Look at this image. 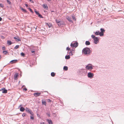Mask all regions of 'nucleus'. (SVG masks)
Instances as JSON below:
<instances>
[{
    "instance_id": "1",
    "label": "nucleus",
    "mask_w": 124,
    "mask_h": 124,
    "mask_svg": "<svg viewBox=\"0 0 124 124\" xmlns=\"http://www.w3.org/2000/svg\"><path fill=\"white\" fill-rule=\"evenodd\" d=\"M90 52V50L87 48H84L82 50V52L85 54H89Z\"/></svg>"
},
{
    "instance_id": "2",
    "label": "nucleus",
    "mask_w": 124,
    "mask_h": 124,
    "mask_svg": "<svg viewBox=\"0 0 124 124\" xmlns=\"http://www.w3.org/2000/svg\"><path fill=\"white\" fill-rule=\"evenodd\" d=\"M91 37L92 38L94 39V42L96 44L99 41V39L97 37H95V36L93 35L91 36Z\"/></svg>"
},
{
    "instance_id": "3",
    "label": "nucleus",
    "mask_w": 124,
    "mask_h": 124,
    "mask_svg": "<svg viewBox=\"0 0 124 124\" xmlns=\"http://www.w3.org/2000/svg\"><path fill=\"white\" fill-rule=\"evenodd\" d=\"M55 21L57 24L59 26L64 24V23L63 21H60L57 19Z\"/></svg>"
},
{
    "instance_id": "4",
    "label": "nucleus",
    "mask_w": 124,
    "mask_h": 124,
    "mask_svg": "<svg viewBox=\"0 0 124 124\" xmlns=\"http://www.w3.org/2000/svg\"><path fill=\"white\" fill-rule=\"evenodd\" d=\"M86 68L87 69L89 70H91L93 69L92 65L90 64H88L86 66Z\"/></svg>"
},
{
    "instance_id": "5",
    "label": "nucleus",
    "mask_w": 124,
    "mask_h": 124,
    "mask_svg": "<svg viewBox=\"0 0 124 124\" xmlns=\"http://www.w3.org/2000/svg\"><path fill=\"white\" fill-rule=\"evenodd\" d=\"M78 46V43L77 42L72 43L71 44V46L72 47H77Z\"/></svg>"
},
{
    "instance_id": "6",
    "label": "nucleus",
    "mask_w": 124,
    "mask_h": 124,
    "mask_svg": "<svg viewBox=\"0 0 124 124\" xmlns=\"http://www.w3.org/2000/svg\"><path fill=\"white\" fill-rule=\"evenodd\" d=\"M25 111L27 112L30 113L32 115H33V113L32 112L31 110L30 109H29L28 108H25Z\"/></svg>"
},
{
    "instance_id": "7",
    "label": "nucleus",
    "mask_w": 124,
    "mask_h": 124,
    "mask_svg": "<svg viewBox=\"0 0 124 124\" xmlns=\"http://www.w3.org/2000/svg\"><path fill=\"white\" fill-rule=\"evenodd\" d=\"M101 32H100V36H103L104 35V32L105 31L104 29L102 28H101L100 29Z\"/></svg>"
},
{
    "instance_id": "8",
    "label": "nucleus",
    "mask_w": 124,
    "mask_h": 124,
    "mask_svg": "<svg viewBox=\"0 0 124 124\" xmlns=\"http://www.w3.org/2000/svg\"><path fill=\"white\" fill-rule=\"evenodd\" d=\"M93 74L91 73V72H89L88 74V77L90 78H92L93 77Z\"/></svg>"
},
{
    "instance_id": "9",
    "label": "nucleus",
    "mask_w": 124,
    "mask_h": 124,
    "mask_svg": "<svg viewBox=\"0 0 124 124\" xmlns=\"http://www.w3.org/2000/svg\"><path fill=\"white\" fill-rule=\"evenodd\" d=\"M1 91H2V93H7V90L5 89V88H2Z\"/></svg>"
},
{
    "instance_id": "10",
    "label": "nucleus",
    "mask_w": 124,
    "mask_h": 124,
    "mask_svg": "<svg viewBox=\"0 0 124 124\" xmlns=\"http://www.w3.org/2000/svg\"><path fill=\"white\" fill-rule=\"evenodd\" d=\"M41 94L40 93H35L34 94V95L36 97H37L39 96Z\"/></svg>"
},
{
    "instance_id": "11",
    "label": "nucleus",
    "mask_w": 124,
    "mask_h": 124,
    "mask_svg": "<svg viewBox=\"0 0 124 124\" xmlns=\"http://www.w3.org/2000/svg\"><path fill=\"white\" fill-rule=\"evenodd\" d=\"M42 103L43 105H44L45 106L46 105V101L45 100H42Z\"/></svg>"
},
{
    "instance_id": "12",
    "label": "nucleus",
    "mask_w": 124,
    "mask_h": 124,
    "mask_svg": "<svg viewBox=\"0 0 124 124\" xmlns=\"http://www.w3.org/2000/svg\"><path fill=\"white\" fill-rule=\"evenodd\" d=\"M18 76V74L17 73H16L14 75V79H16L17 78V77Z\"/></svg>"
},
{
    "instance_id": "13",
    "label": "nucleus",
    "mask_w": 124,
    "mask_h": 124,
    "mask_svg": "<svg viewBox=\"0 0 124 124\" xmlns=\"http://www.w3.org/2000/svg\"><path fill=\"white\" fill-rule=\"evenodd\" d=\"M66 19L69 22L72 23H73V22L71 19V18H70L69 16H67L66 17Z\"/></svg>"
},
{
    "instance_id": "14",
    "label": "nucleus",
    "mask_w": 124,
    "mask_h": 124,
    "mask_svg": "<svg viewBox=\"0 0 124 124\" xmlns=\"http://www.w3.org/2000/svg\"><path fill=\"white\" fill-rule=\"evenodd\" d=\"M45 24L46 25L48 26V27L49 28H50L52 26V24L51 23H45Z\"/></svg>"
},
{
    "instance_id": "15",
    "label": "nucleus",
    "mask_w": 124,
    "mask_h": 124,
    "mask_svg": "<svg viewBox=\"0 0 124 124\" xmlns=\"http://www.w3.org/2000/svg\"><path fill=\"white\" fill-rule=\"evenodd\" d=\"M12 44H13V43L11 41L9 40L7 41V44L8 45H10Z\"/></svg>"
},
{
    "instance_id": "16",
    "label": "nucleus",
    "mask_w": 124,
    "mask_h": 124,
    "mask_svg": "<svg viewBox=\"0 0 124 124\" xmlns=\"http://www.w3.org/2000/svg\"><path fill=\"white\" fill-rule=\"evenodd\" d=\"M17 61V60H12L10 62V63L12 62V63H14L16 62Z\"/></svg>"
},
{
    "instance_id": "17",
    "label": "nucleus",
    "mask_w": 124,
    "mask_h": 124,
    "mask_svg": "<svg viewBox=\"0 0 124 124\" xmlns=\"http://www.w3.org/2000/svg\"><path fill=\"white\" fill-rule=\"evenodd\" d=\"M25 108L23 107H21L20 108V110L21 111L23 112L25 110Z\"/></svg>"
},
{
    "instance_id": "18",
    "label": "nucleus",
    "mask_w": 124,
    "mask_h": 124,
    "mask_svg": "<svg viewBox=\"0 0 124 124\" xmlns=\"http://www.w3.org/2000/svg\"><path fill=\"white\" fill-rule=\"evenodd\" d=\"M43 7L44 8L46 9V10L48 9V7L46 5L43 4Z\"/></svg>"
},
{
    "instance_id": "19",
    "label": "nucleus",
    "mask_w": 124,
    "mask_h": 124,
    "mask_svg": "<svg viewBox=\"0 0 124 124\" xmlns=\"http://www.w3.org/2000/svg\"><path fill=\"white\" fill-rule=\"evenodd\" d=\"M95 34L96 35H99L100 36V31H98L96 32H95Z\"/></svg>"
},
{
    "instance_id": "20",
    "label": "nucleus",
    "mask_w": 124,
    "mask_h": 124,
    "mask_svg": "<svg viewBox=\"0 0 124 124\" xmlns=\"http://www.w3.org/2000/svg\"><path fill=\"white\" fill-rule=\"evenodd\" d=\"M20 8L23 11L25 12H27V11L25 9H23V8H22L21 7H20Z\"/></svg>"
},
{
    "instance_id": "21",
    "label": "nucleus",
    "mask_w": 124,
    "mask_h": 124,
    "mask_svg": "<svg viewBox=\"0 0 124 124\" xmlns=\"http://www.w3.org/2000/svg\"><path fill=\"white\" fill-rule=\"evenodd\" d=\"M85 44L87 45H89L90 44V43L88 41H86L85 42Z\"/></svg>"
},
{
    "instance_id": "22",
    "label": "nucleus",
    "mask_w": 124,
    "mask_h": 124,
    "mask_svg": "<svg viewBox=\"0 0 124 124\" xmlns=\"http://www.w3.org/2000/svg\"><path fill=\"white\" fill-rule=\"evenodd\" d=\"M63 69L65 70H67L68 69V68L67 66H64L63 67Z\"/></svg>"
},
{
    "instance_id": "23",
    "label": "nucleus",
    "mask_w": 124,
    "mask_h": 124,
    "mask_svg": "<svg viewBox=\"0 0 124 124\" xmlns=\"http://www.w3.org/2000/svg\"><path fill=\"white\" fill-rule=\"evenodd\" d=\"M47 121H48V122L49 123V124H52V122L51 120H47Z\"/></svg>"
},
{
    "instance_id": "24",
    "label": "nucleus",
    "mask_w": 124,
    "mask_h": 124,
    "mask_svg": "<svg viewBox=\"0 0 124 124\" xmlns=\"http://www.w3.org/2000/svg\"><path fill=\"white\" fill-rule=\"evenodd\" d=\"M55 73L53 72H52L51 73V75L52 76L54 77L55 76Z\"/></svg>"
},
{
    "instance_id": "25",
    "label": "nucleus",
    "mask_w": 124,
    "mask_h": 124,
    "mask_svg": "<svg viewBox=\"0 0 124 124\" xmlns=\"http://www.w3.org/2000/svg\"><path fill=\"white\" fill-rule=\"evenodd\" d=\"M68 53L70 55L72 56L73 55L72 52L71 51H70V52L68 51Z\"/></svg>"
},
{
    "instance_id": "26",
    "label": "nucleus",
    "mask_w": 124,
    "mask_h": 124,
    "mask_svg": "<svg viewBox=\"0 0 124 124\" xmlns=\"http://www.w3.org/2000/svg\"><path fill=\"white\" fill-rule=\"evenodd\" d=\"M14 39H16V40L17 41H19L20 40V39L18 38H17L15 37H14Z\"/></svg>"
},
{
    "instance_id": "27",
    "label": "nucleus",
    "mask_w": 124,
    "mask_h": 124,
    "mask_svg": "<svg viewBox=\"0 0 124 124\" xmlns=\"http://www.w3.org/2000/svg\"><path fill=\"white\" fill-rule=\"evenodd\" d=\"M65 58L66 59H69L70 58V57L69 55L66 56Z\"/></svg>"
},
{
    "instance_id": "28",
    "label": "nucleus",
    "mask_w": 124,
    "mask_h": 124,
    "mask_svg": "<svg viewBox=\"0 0 124 124\" xmlns=\"http://www.w3.org/2000/svg\"><path fill=\"white\" fill-rule=\"evenodd\" d=\"M19 45H17L14 48L15 49H17L19 48Z\"/></svg>"
},
{
    "instance_id": "29",
    "label": "nucleus",
    "mask_w": 124,
    "mask_h": 124,
    "mask_svg": "<svg viewBox=\"0 0 124 124\" xmlns=\"http://www.w3.org/2000/svg\"><path fill=\"white\" fill-rule=\"evenodd\" d=\"M38 15V16L40 18H43V17H42V16L39 14Z\"/></svg>"
},
{
    "instance_id": "30",
    "label": "nucleus",
    "mask_w": 124,
    "mask_h": 124,
    "mask_svg": "<svg viewBox=\"0 0 124 124\" xmlns=\"http://www.w3.org/2000/svg\"><path fill=\"white\" fill-rule=\"evenodd\" d=\"M3 53L5 54H7L8 53V52L7 51H3Z\"/></svg>"
},
{
    "instance_id": "31",
    "label": "nucleus",
    "mask_w": 124,
    "mask_h": 124,
    "mask_svg": "<svg viewBox=\"0 0 124 124\" xmlns=\"http://www.w3.org/2000/svg\"><path fill=\"white\" fill-rule=\"evenodd\" d=\"M21 54L22 56L23 57H24V56L25 54H24V53H23V52H22V53H21Z\"/></svg>"
},
{
    "instance_id": "32",
    "label": "nucleus",
    "mask_w": 124,
    "mask_h": 124,
    "mask_svg": "<svg viewBox=\"0 0 124 124\" xmlns=\"http://www.w3.org/2000/svg\"><path fill=\"white\" fill-rule=\"evenodd\" d=\"M72 17L73 20H74L75 21H76V19L75 16H72Z\"/></svg>"
},
{
    "instance_id": "33",
    "label": "nucleus",
    "mask_w": 124,
    "mask_h": 124,
    "mask_svg": "<svg viewBox=\"0 0 124 124\" xmlns=\"http://www.w3.org/2000/svg\"><path fill=\"white\" fill-rule=\"evenodd\" d=\"M23 91H26L27 90V89L26 87H24L23 88Z\"/></svg>"
},
{
    "instance_id": "34",
    "label": "nucleus",
    "mask_w": 124,
    "mask_h": 124,
    "mask_svg": "<svg viewBox=\"0 0 124 124\" xmlns=\"http://www.w3.org/2000/svg\"><path fill=\"white\" fill-rule=\"evenodd\" d=\"M0 7H1V8H3L4 7V5L3 4L0 3Z\"/></svg>"
},
{
    "instance_id": "35",
    "label": "nucleus",
    "mask_w": 124,
    "mask_h": 124,
    "mask_svg": "<svg viewBox=\"0 0 124 124\" xmlns=\"http://www.w3.org/2000/svg\"><path fill=\"white\" fill-rule=\"evenodd\" d=\"M35 12L36 14L37 15H38L39 14V12H37L36 10H35Z\"/></svg>"
},
{
    "instance_id": "36",
    "label": "nucleus",
    "mask_w": 124,
    "mask_h": 124,
    "mask_svg": "<svg viewBox=\"0 0 124 124\" xmlns=\"http://www.w3.org/2000/svg\"><path fill=\"white\" fill-rule=\"evenodd\" d=\"M35 51V49H34L33 50H31V52L32 53H34Z\"/></svg>"
},
{
    "instance_id": "37",
    "label": "nucleus",
    "mask_w": 124,
    "mask_h": 124,
    "mask_svg": "<svg viewBox=\"0 0 124 124\" xmlns=\"http://www.w3.org/2000/svg\"><path fill=\"white\" fill-rule=\"evenodd\" d=\"M30 118L31 119H34V117L32 116H30Z\"/></svg>"
},
{
    "instance_id": "38",
    "label": "nucleus",
    "mask_w": 124,
    "mask_h": 124,
    "mask_svg": "<svg viewBox=\"0 0 124 124\" xmlns=\"http://www.w3.org/2000/svg\"><path fill=\"white\" fill-rule=\"evenodd\" d=\"M28 9H29V10H30V11L31 12H32V13H33V11H32V9H31V8H28Z\"/></svg>"
},
{
    "instance_id": "39",
    "label": "nucleus",
    "mask_w": 124,
    "mask_h": 124,
    "mask_svg": "<svg viewBox=\"0 0 124 124\" xmlns=\"http://www.w3.org/2000/svg\"><path fill=\"white\" fill-rule=\"evenodd\" d=\"M7 2L9 4H10L11 3L9 1V0H7Z\"/></svg>"
},
{
    "instance_id": "40",
    "label": "nucleus",
    "mask_w": 124,
    "mask_h": 124,
    "mask_svg": "<svg viewBox=\"0 0 124 124\" xmlns=\"http://www.w3.org/2000/svg\"><path fill=\"white\" fill-rule=\"evenodd\" d=\"M66 50H70V48L69 47H67L66 48Z\"/></svg>"
},
{
    "instance_id": "41",
    "label": "nucleus",
    "mask_w": 124,
    "mask_h": 124,
    "mask_svg": "<svg viewBox=\"0 0 124 124\" xmlns=\"http://www.w3.org/2000/svg\"><path fill=\"white\" fill-rule=\"evenodd\" d=\"M26 115V114H25V113H23V114L22 116L23 117H24V116H25Z\"/></svg>"
},
{
    "instance_id": "42",
    "label": "nucleus",
    "mask_w": 124,
    "mask_h": 124,
    "mask_svg": "<svg viewBox=\"0 0 124 124\" xmlns=\"http://www.w3.org/2000/svg\"><path fill=\"white\" fill-rule=\"evenodd\" d=\"M2 49L3 50H5V48L4 46H3L2 47Z\"/></svg>"
},
{
    "instance_id": "43",
    "label": "nucleus",
    "mask_w": 124,
    "mask_h": 124,
    "mask_svg": "<svg viewBox=\"0 0 124 124\" xmlns=\"http://www.w3.org/2000/svg\"><path fill=\"white\" fill-rule=\"evenodd\" d=\"M47 115L49 117H50V114H49V113H47Z\"/></svg>"
},
{
    "instance_id": "44",
    "label": "nucleus",
    "mask_w": 124,
    "mask_h": 124,
    "mask_svg": "<svg viewBox=\"0 0 124 124\" xmlns=\"http://www.w3.org/2000/svg\"><path fill=\"white\" fill-rule=\"evenodd\" d=\"M47 101L48 102H51V100L50 99H48Z\"/></svg>"
},
{
    "instance_id": "45",
    "label": "nucleus",
    "mask_w": 124,
    "mask_h": 124,
    "mask_svg": "<svg viewBox=\"0 0 124 124\" xmlns=\"http://www.w3.org/2000/svg\"><path fill=\"white\" fill-rule=\"evenodd\" d=\"M2 18L1 17H0V21H1L2 20Z\"/></svg>"
},
{
    "instance_id": "46",
    "label": "nucleus",
    "mask_w": 124,
    "mask_h": 124,
    "mask_svg": "<svg viewBox=\"0 0 124 124\" xmlns=\"http://www.w3.org/2000/svg\"><path fill=\"white\" fill-rule=\"evenodd\" d=\"M25 6L26 7H28V5L27 4H25Z\"/></svg>"
},
{
    "instance_id": "47",
    "label": "nucleus",
    "mask_w": 124,
    "mask_h": 124,
    "mask_svg": "<svg viewBox=\"0 0 124 124\" xmlns=\"http://www.w3.org/2000/svg\"><path fill=\"white\" fill-rule=\"evenodd\" d=\"M1 38H2L3 39H4L5 38L3 36H1Z\"/></svg>"
},
{
    "instance_id": "48",
    "label": "nucleus",
    "mask_w": 124,
    "mask_h": 124,
    "mask_svg": "<svg viewBox=\"0 0 124 124\" xmlns=\"http://www.w3.org/2000/svg\"><path fill=\"white\" fill-rule=\"evenodd\" d=\"M40 124H45V123L44 122H43V123H40Z\"/></svg>"
},
{
    "instance_id": "49",
    "label": "nucleus",
    "mask_w": 124,
    "mask_h": 124,
    "mask_svg": "<svg viewBox=\"0 0 124 124\" xmlns=\"http://www.w3.org/2000/svg\"><path fill=\"white\" fill-rule=\"evenodd\" d=\"M48 1H50L51 0H47Z\"/></svg>"
},
{
    "instance_id": "50",
    "label": "nucleus",
    "mask_w": 124,
    "mask_h": 124,
    "mask_svg": "<svg viewBox=\"0 0 124 124\" xmlns=\"http://www.w3.org/2000/svg\"><path fill=\"white\" fill-rule=\"evenodd\" d=\"M51 12H54V11H52Z\"/></svg>"
},
{
    "instance_id": "51",
    "label": "nucleus",
    "mask_w": 124,
    "mask_h": 124,
    "mask_svg": "<svg viewBox=\"0 0 124 124\" xmlns=\"http://www.w3.org/2000/svg\"><path fill=\"white\" fill-rule=\"evenodd\" d=\"M30 50H31V48H30Z\"/></svg>"
},
{
    "instance_id": "52",
    "label": "nucleus",
    "mask_w": 124,
    "mask_h": 124,
    "mask_svg": "<svg viewBox=\"0 0 124 124\" xmlns=\"http://www.w3.org/2000/svg\"><path fill=\"white\" fill-rule=\"evenodd\" d=\"M1 56H0V58H1Z\"/></svg>"
},
{
    "instance_id": "53",
    "label": "nucleus",
    "mask_w": 124,
    "mask_h": 124,
    "mask_svg": "<svg viewBox=\"0 0 124 124\" xmlns=\"http://www.w3.org/2000/svg\"><path fill=\"white\" fill-rule=\"evenodd\" d=\"M24 86V85H23V86Z\"/></svg>"
},
{
    "instance_id": "54",
    "label": "nucleus",
    "mask_w": 124,
    "mask_h": 124,
    "mask_svg": "<svg viewBox=\"0 0 124 124\" xmlns=\"http://www.w3.org/2000/svg\"><path fill=\"white\" fill-rule=\"evenodd\" d=\"M1 91V89H0V91Z\"/></svg>"
},
{
    "instance_id": "55",
    "label": "nucleus",
    "mask_w": 124,
    "mask_h": 124,
    "mask_svg": "<svg viewBox=\"0 0 124 124\" xmlns=\"http://www.w3.org/2000/svg\"><path fill=\"white\" fill-rule=\"evenodd\" d=\"M31 0H30V1H31Z\"/></svg>"
}]
</instances>
